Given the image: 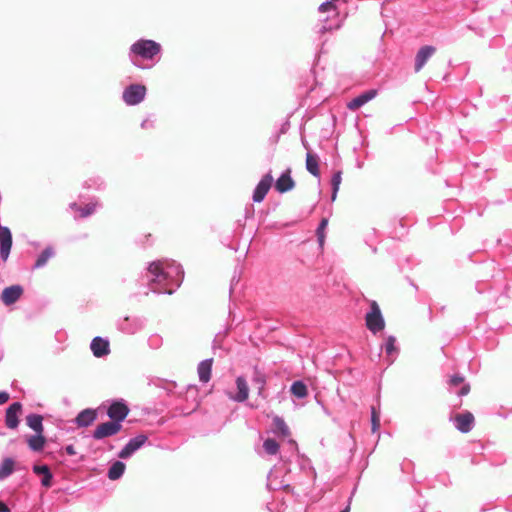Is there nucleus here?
I'll return each mask as SVG.
<instances>
[{"label": "nucleus", "mask_w": 512, "mask_h": 512, "mask_svg": "<svg viewBox=\"0 0 512 512\" xmlns=\"http://www.w3.org/2000/svg\"><path fill=\"white\" fill-rule=\"evenodd\" d=\"M143 278L146 279L151 292L171 295L182 284L184 270L174 260H156L149 263Z\"/></svg>", "instance_id": "f257e3e1"}, {"label": "nucleus", "mask_w": 512, "mask_h": 512, "mask_svg": "<svg viewBox=\"0 0 512 512\" xmlns=\"http://www.w3.org/2000/svg\"><path fill=\"white\" fill-rule=\"evenodd\" d=\"M162 52L160 43L151 39H138L129 47L128 58L133 66L148 69L155 65Z\"/></svg>", "instance_id": "f03ea898"}, {"label": "nucleus", "mask_w": 512, "mask_h": 512, "mask_svg": "<svg viewBox=\"0 0 512 512\" xmlns=\"http://www.w3.org/2000/svg\"><path fill=\"white\" fill-rule=\"evenodd\" d=\"M365 324L367 329L374 335L383 331L385 320L378 303L374 300L370 302V311L365 315Z\"/></svg>", "instance_id": "7ed1b4c3"}, {"label": "nucleus", "mask_w": 512, "mask_h": 512, "mask_svg": "<svg viewBox=\"0 0 512 512\" xmlns=\"http://www.w3.org/2000/svg\"><path fill=\"white\" fill-rule=\"evenodd\" d=\"M146 324V320L139 316H126L117 321V328L122 333L133 335L141 331Z\"/></svg>", "instance_id": "20e7f679"}, {"label": "nucleus", "mask_w": 512, "mask_h": 512, "mask_svg": "<svg viewBox=\"0 0 512 512\" xmlns=\"http://www.w3.org/2000/svg\"><path fill=\"white\" fill-rule=\"evenodd\" d=\"M146 95V87L142 84H131L123 91V101L130 106L141 103Z\"/></svg>", "instance_id": "39448f33"}, {"label": "nucleus", "mask_w": 512, "mask_h": 512, "mask_svg": "<svg viewBox=\"0 0 512 512\" xmlns=\"http://www.w3.org/2000/svg\"><path fill=\"white\" fill-rule=\"evenodd\" d=\"M130 409L123 399L113 400L107 410V415L112 421L121 424L128 416Z\"/></svg>", "instance_id": "423d86ee"}, {"label": "nucleus", "mask_w": 512, "mask_h": 512, "mask_svg": "<svg viewBox=\"0 0 512 512\" xmlns=\"http://www.w3.org/2000/svg\"><path fill=\"white\" fill-rule=\"evenodd\" d=\"M148 441V437L145 434H138L131 438L127 444L118 452L120 459L130 458L136 451H138Z\"/></svg>", "instance_id": "0eeeda50"}, {"label": "nucleus", "mask_w": 512, "mask_h": 512, "mask_svg": "<svg viewBox=\"0 0 512 512\" xmlns=\"http://www.w3.org/2000/svg\"><path fill=\"white\" fill-rule=\"evenodd\" d=\"M122 428V424H118V421H108L97 426L93 431L92 437L95 440H101L106 437L116 435Z\"/></svg>", "instance_id": "6e6552de"}, {"label": "nucleus", "mask_w": 512, "mask_h": 512, "mask_svg": "<svg viewBox=\"0 0 512 512\" xmlns=\"http://www.w3.org/2000/svg\"><path fill=\"white\" fill-rule=\"evenodd\" d=\"M24 294V288L20 284L5 287L0 295V300L5 306L15 304Z\"/></svg>", "instance_id": "1a4fd4ad"}, {"label": "nucleus", "mask_w": 512, "mask_h": 512, "mask_svg": "<svg viewBox=\"0 0 512 512\" xmlns=\"http://www.w3.org/2000/svg\"><path fill=\"white\" fill-rule=\"evenodd\" d=\"M381 349L385 352V361L387 362V365H392L400 353L396 337L393 335L387 336L384 343L381 345Z\"/></svg>", "instance_id": "9d476101"}, {"label": "nucleus", "mask_w": 512, "mask_h": 512, "mask_svg": "<svg viewBox=\"0 0 512 512\" xmlns=\"http://www.w3.org/2000/svg\"><path fill=\"white\" fill-rule=\"evenodd\" d=\"M272 183L273 177L271 172H269L265 174L256 185L252 196L253 201L256 203L262 202L270 190Z\"/></svg>", "instance_id": "9b49d317"}, {"label": "nucleus", "mask_w": 512, "mask_h": 512, "mask_svg": "<svg viewBox=\"0 0 512 512\" xmlns=\"http://www.w3.org/2000/svg\"><path fill=\"white\" fill-rule=\"evenodd\" d=\"M451 420L454 423L455 428L461 433H468L474 427V416L471 412L466 411L463 413L456 414Z\"/></svg>", "instance_id": "f8f14e48"}, {"label": "nucleus", "mask_w": 512, "mask_h": 512, "mask_svg": "<svg viewBox=\"0 0 512 512\" xmlns=\"http://www.w3.org/2000/svg\"><path fill=\"white\" fill-rule=\"evenodd\" d=\"M90 349L94 357H106L111 351L109 339L101 336L94 337L90 343Z\"/></svg>", "instance_id": "ddd939ff"}, {"label": "nucleus", "mask_w": 512, "mask_h": 512, "mask_svg": "<svg viewBox=\"0 0 512 512\" xmlns=\"http://www.w3.org/2000/svg\"><path fill=\"white\" fill-rule=\"evenodd\" d=\"M12 248V233L6 226L0 225V257L6 261Z\"/></svg>", "instance_id": "4468645a"}, {"label": "nucleus", "mask_w": 512, "mask_h": 512, "mask_svg": "<svg viewBox=\"0 0 512 512\" xmlns=\"http://www.w3.org/2000/svg\"><path fill=\"white\" fill-rule=\"evenodd\" d=\"M435 52L436 48L432 45L422 46L415 56L414 71L420 72Z\"/></svg>", "instance_id": "2eb2a0df"}, {"label": "nucleus", "mask_w": 512, "mask_h": 512, "mask_svg": "<svg viewBox=\"0 0 512 512\" xmlns=\"http://www.w3.org/2000/svg\"><path fill=\"white\" fill-rule=\"evenodd\" d=\"M22 410V404L20 402H13L6 409L5 413V424L9 429H16L19 425V413Z\"/></svg>", "instance_id": "dca6fc26"}, {"label": "nucleus", "mask_w": 512, "mask_h": 512, "mask_svg": "<svg viewBox=\"0 0 512 512\" xmlns=\"http://www.w3.org/2000/svg\"><path fill=\"white\" fill-rule=\"evenodd\" d=\"M295 186V181L291 177V169L287 168L276 180L275 189L279 193H286L292 190Z\"/></svg>", "instance_id": "f3484780"}, {"label": "nucleus", "mask_w": 512, "mask_h": 512, "mask_svg": "<svg viewBox=\"0 0 512 512\" xmlns=\"http://www.w3.org/2000/svg\"><path fill=\"white\" fill-rule=\"evenodd\" d=\"M377 95V90L369 89L359 94L351 101L348 102L347 107L350 110H357L360 107L364 106L366 103L374 99Z\"/></svg>", "instance_id": "a211bd4d"}, {"label": "nucleus", "mask_w": 512, "mask_h": 512, "mask_svg": "<svg viewBox=\"0 0 512 512\" xmlns=\"http://www.w3.org/2000/svg\"><path fill=\"white\" fill-rule=\"evenodd\" d=\"M97 419V411L87 408L78 413L75 423L78 427H88Z\"/></svg>", "instance_id": "6ab92c4d"}, {"label": "nucleus", "mask_w": 512, "mask_h": 512, "mask_svg": "<svg viewBox=\"0 0 512 512\" xmlns=\"http://www.w3.org/2000/svg\"><path fill=\"white\" fill-rule=\"evenodd\" d=\"M56 255L53 246L48 245L44 250L37 256L35 263L32 266L33 270H38L45 267L50 259Z\"/></svg>", "instance_id": "aec40b11"}, {"label": "nucleus", "mask_w": 512, "mask_h": 512, "mask_svg": "<svg viewBox=\"0 0 512 512\" xmlns=\"http://www.w3.org/2000/svg\"><path fill=\"white\" fill-rule=\"evenodd\" d=\"M271 432L277 437H288L290 429L285 423L284 419L280 416H274L272 420Z\"/></svg>", "instance_id": "412c9836"}, {"label": "nucleus", "mask_w": 512, "mask_h": 512, "mask_svg": "<svg viewBox=\"0 0 512 512\" xmlns=\"http://www.w3.org/2000/svg\"><path fill=\"white\" fill-rule=\"evenodd\" d=\"M32 470L36 475H42V479H41L42 486H44L46 488H49L52 486L53 474L48 465H46V464L34 465L32 467Z\"/></svg>", "instance_id": "4be33fe9"}, {"label": "nucleus", "mask_w": 512, "mask_h": 512, "mask_svg": "<svg viewBox=\"0 0 512 512\" xmlns=\"http://www.w3.org/2000/svg\"><path fill=\"white\" fill-rule=\"evenodd\" d=\"M236 387L238 392L235 396L231 398L238 403L246 401L249 394V387L246 379L243 376H238L236 378Z\"/></svg>", "instance_id": "5701e85b"}, {"label": "nucleus", "mask_w": 512, "mask_h": 512, "mask_svg": "<svg viewBox=\"0 0 512 512\" xmlns=\"http://www.w3.org/2000/svg\"><path fill=\"white\" fill-rule=\"evenodd\" d=\"M212 364V358H207L198 364L197 372L200 382L207 383L211 379Z\"/></svg>", "instance_id": "b1692460"}, {"label": "nucleus", "mask_w": 512, "mask_h": 512, "mask_svg": "<svg viewBox=\"0 0 512 512\" xmlns=\"http://www.w3.org/2000/svg\"><path fill=\"white\" fill-rule=\"evenodd\" d=\"M26 424L29 428H31L35 433H43V417L40 414L31 413L26 416Z\"/></svg>", "instance_id": "393cba45"}, {"label": "nucleus", "mask_w": 512, "mask_h": 512, "mask_svg": "<svg viewBox=\"0 0 512 512\" xmlns=\"http://www.w3.org/2000/svg\"><path fill=\"white\" fill-rule=\"evenodd\" d=\"M125 469H126L125 463L120 460H117V461L113 462L111 464V466L109 467L108 472H107V477L113 481L118 480L123 476Z\"/></svg>", "instance_id": "a878e982"}, {"label": "nucleus", "mask_w": 512, "mask_h": 512, "mask_svg": "<svg viewBox=\"0 0 512 512\" xmlns=\"http://www.w3.org/2000/svg\"><path fill=\"white\" fill-rule=\"evenodd\" d=\"M46 443V439L43 433H35L27 439L29 448L34 452H40L43 450Z\"/></svg>", "instance_id": "bb28decb"}, {"label": "nucleus", "mask_w": 512, "mask_h": 512, "mask_svg": "<svg viewBox=\"0 0 512 512\" xmlns=\"http://www.w3.org/2000/svg\"><path fill=\"white\" fill-rule=\"evenodd\" d=\"M306 169L313 176L319 177L320 171H319L318 158H317L316 155H313L311 153H307V155H306Z\"/></svg>", "instance_id": "cd10ccee"}, {"label": "nucleus", "mask_w": 512, "mask_h": 512, "mask_svg": "<svg viewBox=\"0 0 512 512\" xmlns=\"http://www.w3.org/2000/svg\"><path fill=\"white\" fill-rule=\"evenodd\" d=\"M252 382L258 389V395L262 396L266 385V377L257 367L254 368Z\"/></svg>", "instance_id": "c85d7f7f"}, {"label": "nucleus", "mask_w": 512, "mask_h": 512, "mask_svg": "<svg viewBox=\"0 0 512 512\" xmlns=\"http://www.w3.org/2000/svg\"><path fill=\"white\" fill-rule=\"evenodd\" d=\"M14 471V460L5 458L0 464V481L9 477Z\"/></svg>", "instance_id": "c756f323"}, {"label": "nucleus", "mask_w": 512, "mask_h": 512, "mask_svg": "<svg viewBox=\"0 0 512 512\" xmlns=\"http://www.w3.org/2000/svg\"><path fill=\"white\" fill-rule=\"evenodd\" d=\"M290 390H291V393L299 399L306 397L308 394L307 386L301 380L293 382Z\"/></svg>", "instance_id": "7c9ffc66"}, {"label": "nucleus", "mask_w": 512, "mask_h": 512, "mask_svg": "<svg viewBox=\"0 0 512 512\" xmlns=\"http://www.w3.org/2000/svg\"><path fill=\"white\" fill-rule=\"evenodd\" d=\"M341 27V23L337 22L336 24L328 23V19H325L321 23L316 25L315 31L319 35H324L327 32H331L333 30H338Z\"/></svg>", "instance_id": "2f4dec72"}, {"label": "nucleus", "mask_w": 512, "mask_h": 512, "mask_svg": "<svg viewBox=\"0 0 512 512\" xmlns=\"http://www.w3.org/2000/svg\"><path fill=\"white\" fill-rule=\"evenodd\" d=\"M341 181H342V172L341 171H336L332 175V178H331V186H332L331 200L332 201H335V199L337 197V193L339 191V187H340Z\"/></svg>", "instance_id": "473e14b6"}, {"label": "nucleus", "mask_w": 512, "mask_h": 512, "mask_svg": "<svg viewBox=\"0 0 512 512\" xmlns=\"http://www.w3.org/2000/svg\"><path fill=\"white\" fill-rule=\"evenodd\" d=\"M72 209H76L80 213V217L86 218L90 215H92L96 210V205L93 203H88L83 207H78L76 203H72L71 205Z\"/></svg>", "instance_id": "72a5a7b5"}, {"label": "nucleus", "mask_w": 512, "mask_h": 512, "mask_svg": "<svg viewBox=\"0 0 512 512\" xmlns=\"http://www.w3.org/2000/svg\"><path fill=\"white\" fill-rule=\"evenodd\" d=\"M263 448L268 455H276L279 452L280 446L275 439L267 438L263 442Z\"/></svg>", "instance_id": "f704fd0d"}, {"label": "nucleus", "mask_w": 512, "mask_h": 512, "mask_svg": "<svg viewBox=\"0 0 512 512\" xmlns=\"http://www.w3.org/2000/svg\"><path fill=\"white\" fill-rule=\"evenodd\" d=\"M380 428V411L379 406L376 407L374 405L371 406V429L372 432L375 433Z\"/></svg>", "instance_id": "c9c22d12"}, {"label": "nucleus", "mask_w": 512, "mask_h": 512, "mask_svg": "<svg viewBox=\"0 0 512 512\" xmlns=\"http://www.w3.org/2000/svg\"><path fill=\"white\" fill-rule=\"evenodd\" d=\"M150 384L165 389L168 392V394L171 393L173 391V389L175 388L174 382H170V381H166V380H162V379L151 380Z\"/></svg>", "instance_id": "e433bc0d"}, {"label": "nucleus", "mask_w": 512, "mask_h": 512, "mask_svg": "<svg viewBox=\"0 0 512 512\" xmlns=\"http://www.w3.org/2000/svg\"><path fill=\"white\" fill-rule=\"evenodd\" d=\"M327 225H328V219L323 218L317 227L316 233H317V238H318V242H319L320 246H322L324 244V239H325L324 230L326 229Z\"/></svg>", "instance_id": "4c0bfd02"}, {"label": "nucleus", "mask_w": 512, "mask_h": 512, "mask_svg": "<svg viewBox=\"0 0 512 512\" xmlns=\"http://www.w3.org/2000/svg\"><path fill=\"white\" fill-rule=\"evenodd\" d=\"M88 188H93L96 190H101L105 187V182L100 177L90 179L89 181H86L85 183Z\"/></svg>", "instance_id": "58836bf2"}, {"label": "nucleus", "mask_w": 512, "mask_h": 512, "mask_svg": "<svg viewBox=\"0 0 512 512\" xmlns=\"http://www.w3.org/2000/svg\"><path fill=\"white\" fill-rule=\"evenodd\" d=\"M463 382H464V377L462 375L454 374L450 377L448 384H449L450 389H453V388H456V387L460 386L461 384H463Z\"/></svg>", "instance_id": "ea45409f"}, {"label": "nucleus", "mask_w": 512, "mask_h": 512, "mask_svg": "<svg viewBox=\"0 0 512 512\" xmlns=\"http://www.w3.org/2000/svg\"><path fill=\"white\" fill-rule=\"evenodd\" d=\"M319 12H329V11H336V6L332 0H326L325 2L321 3L319 8Z\"/></svg>", "instance_id": "a19ab883"}, {"label": "nucleus", "mask_w": 512, "mask_h": 512, "mask_svg": "<svg viewBox=\"0 0 512 512\" xmlns=\"http://www.w3.org/2000/svg\"><path fill=\"white\" fill-rule=\"evenodd\" d=\"M148 344L153 349L159 348L162 345L161 336H159L157 334L151 335L148 339Z\"/></svg>", "instance_id": "79ce46f5"}, {"label": "nucleus", "mask_w": 512, "mask_h": 512, "mask_svg": "<svg viewBox=\"0 0 512 512\" xmlns=\"http://www.w3.org/2000/svg\"><path fill=\"white\" fill-rule=\"evenodd\" d=\"M469 391H470V386H469V384H463V385L461 386V388H460L458 391H456L455 393H456L458 396L462 397V396L467 395V394L469 393Z\"/></svg>", "instance_id": "37998d69"}, {"label": "nucleus", "mask_w": 512, "mask_h": 512, "mask_svg": "<svg viewBox=\"0 0 512 512\" xmlns=\"http://www.w3.org/2000/svg\"><path fill=\"white\" fill-rule=\"evenodd\" d=\"M154 127V120L146 118L141 122L142 129H151Z\"/></svg>", "instance_id": "c03bdc74"}, {"label": "nucleus", "mask_w": 512, "mask_h": 512, "mask_svg": "<svg viewBox=\"0 0 512 512\" xmlns=\"http://www.w3.org/2000/svg\"><path fill=\"white\" fill-rule=\"evenodd\" d=\"M9 400V394L5 391L0 392V405L6 403Z\"/></svg>", "instance_id": "a18cd8bd"}, {"label": "nucleus", "mask_w": 512, "mask_h": 512, "mask_svg": "<svg viewBox=\"0 0 512 512\" xmlns=\"http://www.w3.org/2000/svg\"><path fill=\"white\" fill-rule=\"evenodd\" d=\"M64 449H65V452L70 456H73L76 454V450L72 444L65 446Z\"/></svg>", "instance_id": "49530a36"}, {"label": "nucleus", "mask_w": 512, "mask_h": 512, "mask_svg": "<svg viewBox=\"0 0 512 512\" xmlns=\"http://www.w3.org/2000/svg\"><path fill=\"white\" fill-rule=\"evenodd\" d=\"M197 392H198V390H197L196 385H189L187 387V394H192L193 396H196Z\"/></svg>", "instance_id": "de8ad7c7"}, {"label": "nucleus", "mask_w": 512, "mask_h": 512, "mask_svg": "<svg viewBox=\"0 0 512 512\" xmlns=\"http://www.w3.org/2000/svg\"><path fill=\"white\" fill-rule=\"evenodd\" d=\"M0 512H10L8 506L2 501H0Z\"/></svg>", "instance_id": "09e8293b"}, {"label": "nucleus", "mask_w": 512, "mask_h": 512, "mask_svg": "<svg viewBox=\"0 0 512 512\" xmlns=\"http://www.w3.org/2000/svg\"><path fill=\"white\" fill-rule=\"evenodd\" d=\"M340 512H350V504H348L344 509H342Z\"/></svg>", "instance_id": "8fccbe9b"}, {"label": "nucleus", "mask_w": 512, "mask_h": 512, "mask_svg": "<svg viewBox=\"0 0 512 512\" xmlns=\"http://www.w3.org/2000/svg\"><path fill=\"white\" fill-rule=\"evenodd\" d=\"M335 0H332V2H334Z\"/></svg>", "instance_id": "3c124183"}]
</instances>
